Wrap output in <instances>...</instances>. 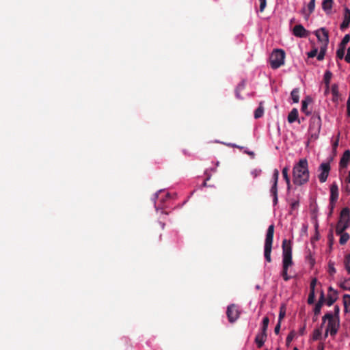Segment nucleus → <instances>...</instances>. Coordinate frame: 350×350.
<instances>
[{
    "label": "nucleus",
    "instance_id": "f257e3e1",
    "mask_svg": "<svg viewBox=\"0 0 350 350\" xmlns=\"http://www.w3.org/2000/svg\"><path fill=\"white\" fill-rule=\"evenodd\" d=\"M282 276L285 281H288L291 277L288 275V269L293 265L292 260V243L290 240L284 239L282 241Z\"/></svg>",
    "mask_w": 350,
    "mask_h": 350
},
{
    "label": "nucleus",
    "instance_id": "f03ea898",
    "mask_svg": "<svg viewBox=\"0 0 350 350\" xmlns=\"http://www.w3.org/2000/svg\"><path fill=\"white\" fill-rule=\"evenodd\" d=\"M293 182L295 185L301 186L306 183V158H303L293 169Z\"/></svg>",
    "mask_w": 350,
    "mask_h": 350
},
{
    "label": "nucleus",
    "instance_id": "7ed1b4c3",
    "mask_svg": "<svg viewBox=\"0 0 350 350\" xmlns=\"http://www.w3.org/2000/svg\"><path fill=\"white\" fill-rule=\"evenodd\" d=\"M350 227V210L345 207L342 209L340 219L336 226V234H339Z\"/></svg>",
    "mask_w": 350,
    "mask_h": 350
},
{
    "label": "nucleus",
    "instance_id": "20e7f679",
    "mask_svg": "<svg viewBox=\"0 0 350 350\" xmlns=\"http://www.w3.org/2000/svg\"><path fill=\"white\" fill-rule=\"evenodd\" d=\"M274 234V225L271 224L268 227L264 246V256L268 262H271V254Z\"/></svg>",
    "mask_w": 350,
    "mask_h": 350
},
{
    "label": "nucleus",
    "instance_id": "39448f33",
    "mask_svg": "<svg viewBox=\"0 0 350 350\" xmlns=\"http://www.w3.org/2000/svg\"><path fill=\"white\" fill-rule=\"evenodd\" d=\"M316 36L321 42L320 50L317 56V59L321 61L324 59L327 45L329 41L328 33L324 28L316 31Z\"/></svg>",
    "mask_w": 350,
    "mask_h": 350
},
{
    "label": "nucleus",
    "instance_id": "423d86ee",
    "mask_svg": "<svg viewBox=\"0 0 350 350\" xmlns=\"http://www.w3.org/2000/svg\"><path fill=\"white\" fill-rule=\"evenodd\" d=\"M326 321H327L326 332H329L332 336H334L339 327V318L334 317L332 312H329L323 317V323H325Z\"/></svg>",
    "mask_w": 350,
    "mask_h": 350
},
{
    "label": "nucleus",
    "instance_id": "0eeeda50",
    "mask_svg": "<svg viewBox=\"0 0 350 350\" xmlns=\"http://www.w3.org/2000/svg\"><path fill=\"white\" fill-rule=\"evenodd\" d=\"M285 53L282 49H275L271 54L269 60L273 69H277L284 64Z\"/></svg>",
    "mask_w": 350,
    "mask_h": 350
},
{
    "label": "nucleus",
    "instance_id": "6e6552de",
    "mask_svg": "<svg viewBox=\"0 0 350 350\" xmlns=\"http://www.w3.org/2000/svg\"><path fill=\"white\" fill-rule=\"evenodd\" d=\"M240 312L238 310V308L234 304H231L228 306L226 310V315L228 319V321L230 323L235 322L239 317Z\"/></svg>",
    "mask_w": 350,
    "mask_h": 350
},
{
    "label": "nucleus",
    "instance_id": "1a4fd4ad",
    "mask_svg": "<svg viewBox=\"0 0 350 350\" xmlns=\"http://www.w3.org/2000/svg\"><path fill=\"white\" fill-rule=\"evenodd\" d=\"M338 187L336 183H333L330 186V198H329V204L333 209L335 206L336 202L338 199Z\"/></svg>",
    "mask_w": 350,
    "mask_h": 350
},
{
    "label": "nucleus",
    "instance_id": "9d476101",
    "mask_svg": "<svg viewBox=\"0 0 350 350\" xmlns=\"http://www.w3.org/2000/svg\"><path fill=\"white\" fill-rule=\"evenodd\" d=\"M324 301H325V296H324L323 292L321 291L319 299L317 303L315 304L314 310H313V312H314L313 321H316L317 320L319 315L321 314V308H322Z\"/></svg>",
    "mask_w": 350,
    "mask_h": 350
},
{
    "label": "nucleus",
    "instance_id": "9b49d317",
    "mask_svg": "<svg viewBox=\"0 0 350 350\" xmlns=\"http://www.w3.org/2000/svg\"><path fill=\"white\" fill-rule=\"evenodd\" d=\"M338 299V293L332 287H329V292L326 299V304L331 306Z\"/></svg>",
    "mask_w": 350,
    "mask_h": 350
},
{
    "label": "nucleus",
    "instance_id": "f8f14e48",
    "mask_svg": "<svg viewBox=\"0 0 350 350\" xmlns=\"http://www.w3.org/2000/svg\"><path fill=\"white\" fill-rule=\"evenodd\" d=\"M293 34L296 36V37H299V38H302V37H304L306 34V29L304 27L303 25L299 24V25H296L293 28Z\"/></svg>",
    "mask_w": 350,
    "mask_h": 350
},
{
    "label": "nucleus",
    "instance_id": "ddd939ff",
    "mask_svg": "<svg viewBox=\"0 0 350 350\" xmlns=\"http://www.w3.org/2000/svg\"><path fill=\"white\" fill-rule=\"evenodd\" d=\"M350 162V151L349 150H345L340 159V167H347L349 163Z\"/></svg>",
    "mask_w": 350,
    "mask_h": 350
},
{
    "label": "nucleus",
    "instance_id": "4468645a",
    "mask_svg": "<svg viewBox=\"0 0 350 350\" xmlns=\"http://www.w3.org/2000/svg\"><path fill=\"white\" fill-rule=\"evenodd\" d=\"M310 122V129H314L319 132L320 131V128H321L320 118L317 117V116H312V117H311Z\"/></svg>",
    "mask_w": 350,
    "mask_h": 350
},
{
    "label": "nucleus",
    "instance_id": "2eb2a0df",
    "mask_svg": "<svg viewBox=\"0 0 350 350\" xmlns=\"http://www.w3.org/2000/svg\"><path fill=\"white\" fill-rule=\"evenodd\" d=\"M350 24V10L349 8H345V14H344V19L342 23L340 25V29H344L349 27Z\"/></svg>",
    "mask_w": 350,
    "mask_h": 350
},
{
    "label": "nucleus",
    "instance_id": "dca6fc26",
    "mask_svg": "<svg viewBox=\"0 0 350 350\" xmlns=\"http://www.w3.org/2000/svg\"><path fill=\"white\" fill-rule=\"evenodd\" d=\"M267 338V334H257L255 338V342L257 345L258 348H261L264 345V343L266 341Z\"/></svg>",
    "mask_w": 350,
    "mask_h": 350
},
{
    "label": "nucleus",
    "instance_id": "f3484780",
    "mask_svg": "<svg viewBox=\"0 0 350 350\" xmlns=\"http://www.w3.org/2000/svg\"><path fill=\"white\" fill-rule=\"evenodd\" d=\"M317 280L316 279H313L310 282V292L308 297V304H311L314 301V287L316 285Z\"/></svg>",
    "mask_w": 350,
    "mask_h": 350
},
{
    "label": "nucleus",
    "instance_id": "a211bd4d",
    "mask_svg": "<svg viewBox=\"0 0 350 350\" xmlns=\"http://www.w3.org/2000/svg\"><path fill=\"white\" fill-rule=\"evenodd\" d=\"M296 120L300 122V120L298 119V111L297 109L294 108L288 116V121L289 123H293Z\"/></svg>",
    "mask_w": 350,
    "mask_h": 350
},
{
    "label": "nucleus",
    "instance_id": "6ab92c4d",
    "mask_svg": "<svg viewBox=\"0 0 350 350\" xmlns=\"http://www.w3.org/2000/svg\"><path fill=\"white\" fill-rule=\"evenodd\" d=\"M332 73L330 70H327L325 72L324 76H323V81H324V83H325V85L327 90L329 89V83H330V80L332 79Z\"/></svg>",
    "mask_w": 350,
    "mask_h": 350
},
{
    "label": "nucleus",
    "instance_id": "aec40b11",
    "mask_svg": "<svg viewBox=\"0 0 350 350\" xmlns=\"http://www.w3.org/2000/svg\"><path fill=\"white\" fill-rule=\"evenodd\" d=\"M343 304L345 312H350V295H343Z\"/></svg>",
    "mask_w": 350,
    "mask_h": 350
},
{
    "label": "nucleus",
    "instance_id": "412c9836",
    "mask_svg": "<svg viewBox=\"0 0 350 350\" xmlns=\"http://www.w3.org/2000/svg\"><path fill=\"white\" fill-rule=\"evenodd\" d=\"M291 97L293 103H297L299 100V90L298 88H295L291 93Z\"/></svg>",
    "mask_w": 350,
    "mask_h": 350
},
{
    "label": "nucleus",
    "instance_id": "4be33fe9",
    "mask_svg": "<svg viewBox=\"0 0 350 350\" xmlns=\"http://www.w3.org/2000/svg\"><path fill=\"white\" fill-rule=\"evenodd\" d=\"M332 6V0H323L322 7L324 11L329 12Z\"/></svg>",
    "mask_w": 350,
    "mask_h": 350
},
{
    "label": "nucleus",
    "instance_id": "5701e85b",
    "mask_svg": "<svg viewBox=\"0 0 350 350\" xmlns=\"http://www.w3.org/2000/svg\"><path fill=\"white\" fill-rule=\"evenodd\" d=\"M338 235L340 236L339 243L340 245H345L350 238L349 234L345 232H342Z\"/></svg>",
    "mask_w": 350,
    "mask_h": 350
},
{
    "label": "nucleus",
    "instance_id": "b1692460",
    "mask_svg": "<svg viewBox=\"0 0 350 350\" xmlns=\"http://www.w3.org/2000/svg\"><path fill=\"white\" fill-rule=\"evenodd\" d=\"M264 113V108L262 107V103H260L258 107L254 111V118L256 119L260 118L263 116Z\"/></svg>",
    "mask_w": 350,
    "mask_h": 350
},
{
    "label": "nucleus",
    "instance_id": "393cba45",
    "mask_svg": "<svg viewBox=\"0 0 350 350\" xmlns=\"http://www.w3.org/2000/svg\"><path fill=\"white\" fill-rule=\"evenodd\" d=\"M288 167H284L282 171V176H283V178L285 180V181H286V184L288 185V188H289V187H290V178L288 176Z\"/></svg>",
    "mask_w": 350,
    "mask_h": 350
},
{
    "label": "nucleus",
    "instance_id": "a878e982",
    "mask_svg": "<svg viewBox=\"0 0 350 350\" xmlns=\"http://www.w3.org/2000/svg\"><path fill=\"white\" fill-rule=\"evenodd\" d=\"M286 305L285 304H282L280 308V313H279V317H278V321L281 322V321L284 319V317L286 315Z\"/></svg>",
    "mask_w": 350,
    "mask_h": 350
},
{
    "label": "nucleus",
    "instance_id": "bb28decb",
    "mask_svg": "<svg viewBox=\"0 0 350 350\" xmlns=\"http://www.w3.org/2000/svg\"><path fill=\"white\" fill-rule=\"evenodd\" d=\"M319 171L321 172H329L330 165L329 163H322L319 166Z\"/></svg>",
    "mask_w": 350,
    "mask_h": 350
},
{
    "label": "nucleus",
    "instance_id": "cd10ccee",
    "mask_svg": "<svg viewBox=\"0 0 350 350\" xmlns=\"http://www.w3.org/2000/svg\"><path fill=\"white\" fill-rule=\"evenodd\" d=\"M245 88V85L243 83H241L237 85L235 90V94L237 98H242L240 95V92L242 91Z\"/></svg>",
    "mask_w": 350,
    "mask_h": 350
},
{
    "label": "nucleus",
    "instance_id": "c85d7f7f",
    "mask_svg": "<svg viewBox=\"0 0 350 350\" xmlns=\"http://www.w3.org/2000/svg\"><path fill=\"white\" fill-rule=\"evenodd\" d=\"M296 334L294 331H291L288 335L286 337V346H289L292 340H293L294 337L295 336Z\"/></svg>",
    "mask_w": 350,
    "mask_h": 350
},
{
    "label": "nucleus",
    "instance_id": "c756f323",
    "mask_svg": "<svg viewBox=\"0 0 350 350\" xmlns=\"http://www.w3.org/2000/svg\"><path fill=\"white\" fill-rule=\"evenodd\" d=\"M345 48L339 46L336 51V56L338 58L342 59L345 55Z\"/></svg>",
    "mask_w": 350,
    "mask_h": 350
},
{
    "label": "nucleus",
    "instance_id": "7c9ffc66",
    "mask_svg": "<svg viewBox=\"0 0 350 350\" xmlns=\"http://www.w3.org/2000/svg\"><path fill=\"white\" fill-rule=\"evenodd\" d=\"M340 286L345 289L350 291V278L345 280L341 284Z\"/></svg>",
    "mask_w": 350,
    "mask_h": 350
},
{
    "label": "nucleus",
    "instance_id": "2f4dec72",
    "mask_svg": "<svg viewBox=\"0 0 350 350\" xmlns=\"http://www.w3.org/2000/svg\"><path fill=\"white\" fill-rule=\"evenodd\" d=\"M349 40H350V36H349V34H346V35L343 37V38H342V41H341V42H340V46H342V47H345H345H346V45H347V43L349 42Z\"/></svg>",
    "mask_w": 350,
    "mask_h": 350
},
{
    "label": "nucleus",
    "instance_id": "473e14b6",
    "mask_svg": "<svg viewBox=\"0 0 350 350\" xmlns=\"http://www.w3.org/2000/svg\"><path fill=\"white\" fill-rule=\"evenodd\" d=\"M329 172H320L319 179L321 183H325L328 177Z\"/></svg>",
    "mask_w": 350,
    "mask_h": 350
},
{
    "label": "nucleus",
    "instance_id": "72a5a7b5",
    "mask_svg": "<svg viewBox=\"0 0 350 350\" xmlns=\"http://www.w3.org/2000/svg\"><path fill=\"white\" fill-rule=\"evenodd\" d=\"M345 265L348 273L350 274V254L347 255L345 258Z\"/></svg>",
    "mask_w": 350,
    "mask_h": 350
},
{
    "label": "nucleus",
    "instance_id": "f704fd0d",
    "mask_svg": "<svg viewBox=\"0 0 350 350\" xmlns=\"http://www.w3.org/2000/svg\"><path fill=\"white\" fill-rule=\"evenodd\" d=\"M270 193L271 196L278 195V184H276V183H273V185L270 189Z\"/></svg>",
    "mask_w": 350,
    "mask_h": 350
},
{
    "label": "nucleus",
    "instance_id": "c9c22d12",
    "mask_svg": "<svg viewBox=\"0 0 350 350\" xmlns=\"http://www.w3.org/2000/svg\"><path fill=\"white\" fill-rule=\"evenodd\" d=\"M318 49L315 48L312 50H311L310 52H308V58L309 57H314L317 55L318 56Z\"/></svg>",
    "mask_w": 350,
    "mask_h": 350
},
{
    "label": "nucleus",
    "instance_id": "e433bc0d",
    "mask_svg": "<svg viewBox=\"0 0 350 350\" xmlns=\"http://www.w3.org/2000/svg\"><path fill=\"white\" fill-rule=\"evenodd\" d=\"M331 92L332 95L340 94L338 90V85L337 83H334L332 85Z\"/></svg>",
    "mask_w": 350,
    "mask_h": 350
},
{
    "label": "nucleus",
    "instance_id": "4c0bfd02",
    "mask_svg": "<svg viewBox=\"0 0 350 350\" xmlns=\"http://www.w3.org/2000/svg\"><path fill=\"white\" fill-rule=\"evenodd\" d=\"M278 178H279V171L277 169H275L273 171V183H276V184H278Z\"/></svg>",
    "mask_w": 350,
    "mask_h": 350
},
{
    "label": "nucleus",
    "instance_id": "58836bf2",
    "mask_svg": "<svg viewBox=\"0 0 350 350\" xmlns=\"http://www.w3.org/2000/svg\"><path fill=\"white\" fill-rule=\"evenodd\" d=\"M340 313V308L338 306L336 305L334 308V312H332L333 315L336 318H339Z\"/></svg>",
    "mask_w": 350,
    "mask_h": 350
},
{
    "label": "nucleus",
    "instance_id": "ea45409f",
    "mask_svg": "<svg viewBox=\"0 0 350 350\" xmlns=\"http://www.w3.org/2000/svg\"><path fill=\"white\" fill-rule=\"evenodd\" d=\"M260 1V8H259V10L260 12H263L265 7H266V5H267V2H266V0H258Z\"/></svg>",
    "mask_w": 350,
    "mask_h": 350
},
{
    "label": "nucleus",
    "instance_id": "a19ab883",
    "mask_svg": "<svg viewBox=\"0 0 350 350\" xmlns=\"http://www.w3.org/2000/svg\"><path fill=\"white\" fill-rule=\"evenodd\" d=\"M308 9L310 12L313 11V10L314 9V0H310L309 3H308Z\"/></svg>",
    "mask_w": 350,
    "mask_h": 350
},
{
    "label": "nucleus",
    "instance_id": "79ce46f5",
    "mask_svg": "<svg viewBox=\"0 0 350 350\" xmlns=\"http://www.w3.org/2000/svg\"><path fill=\"white\" fill-rule=\"evenodd\" d=\"M345 59L347 63H350V46L348 47L347 54L345 57Z\"/></svg>",
    "mask_w": 350,
    "mask_h": 350
},
{
    "label": "nucleus",
    "instance_id": "37998d69",
    "mask_svg": "<svg viewBox=\"0 0 350 350\" xmlns=\"http://www.w3.org/2000/svg\"><path fill=\"white\" fill-rule=\"evenodd\" d=\"M301 111L303 112L306 111V98H304L301 101Z\"/></svg>",
    "mask_w": 350,
    "mask_h": 350
},
{
    "label": "nucleus",
    "instance_id": "c03bdc74",
    "mask_svg": "<svg viewBox=\"0 0 350 350\" xmlns=\"http://www.w3.org/2000/svg\"><path fill=\"white\" fill-rule=\"evenodd\" d=\"M281 322L278 321L275 327L274 332L275 334H278L280 330Z\"/></svg>",
    "mask_w": 350,
    "mask_h": 350
},
{
    "label": "nucleus",
    "instance_id": "a18cd8bd",
    "mask_svg": "<svg viewBox=\"0 0 350 350\" xmlns=\"http://www.w3.org/2000/svg\"><path fill=\"white\" fill-rule=\"evenodd\" d=\"M336 269L334 268V267L333 265H331L330 264H329V273L331 274V275H333L336 273Z\"/></svg>",
    "mask_w": 350,
    "mask_h": 350
},
{
    "label": "nucleus",
    "instance_id": "49530a36",
    "mask_svg": "<svg viewBox=\"0 0 350 350\" xmlns=\"http://www.w3.org/2000/svg\"><path fill=\"white\" fill-rule=\"evenodd\" d=\"M340 97V94H333L332 95V101L334 103H338Z\"/></svg>",
    "mask_w": 350,
    "mask_h": 350
},
{
    "label": "nucleus",
    "instance_id": "de8ad7c7",
    "mask_svg": "<svg viewBox=\"0 0 350 350\" xmlns=\"http://www.w3.org/2000/svg\"><path fill=\"white\" fill-rule=\"evenodd\" d=\"M269 323V319L267 317H265L262 319V325L265 326H268Z\"/></svg>",
    "mask_w": 350,
    "mask_h": 350
},
{
    "label": "nucleus",
    "instance_id": "09e8293b",
    "mask_svg": "<svg viewBox=\"0 0 350 350\" xmlns=\"http://www.w3.org/2000/svg\"><path fill=\"white\" fill-rule=\"evenodd\" d=\"M268 326H265L264 325H262L260 332L261 334H267Z\"/></svg>",
    "mask_w": 350,
    "mask_h": 350
},
{
    "label": "nucleus",
    "instance_id": "8fccbe9b",
    "mask_svg": "<svg viewBox=\"0 0 350 350\" xmlns=\"http://www.w3.org/2000/svg\"><path fill=\"white\" fill-rule=\"evenodd\" d=\"M273 204H276L278 202V195L273 196Z\"/></svg>",
    "mask_w": 350,
    "mask_h": 350
},
{
    "label": "nucleus",
    "instance_id": "3c124183",
    "mask_svg": "<svg viewBox=\"0 0 350 350\" xmlns=\"http://www.w3.org/2000/svg\"><path fill=\"white\" fill-rule=\"evenodd\" d=\"M347 116L350 117V107H347Z\"/></svg>",
    "mask_w": 350,
    "mask_h": 350
},
{
    "label": "nucleus",
    "instance_id": "603ef678",
    "mask_svg": "<svg viewBox=\"0 0 350 350\" xmlns=\"http://www.w3.org/2000/svg\"><path fill=\"white\" fill-rule=\"evenodd\" d=\"M347 107H350V96H349L347 99Z\"/></svg>",
    "mask_w": 350,
    "mask_h": 350
},
{
    "label": "nucleus",
    "instance_id": "864d4df0",
    "mask_svg": "<svg viewBox=\"0 0 350 350\" xmlns=\"http://www.w3.org/2000/svg\"><path fill=\"white\" fill-rule=\"evenodd\" d=\"M159 224L161 226V229H164L165 224L162 222H159Z\"/></svg>",
    "mask_w": 350,
    "mask_h": 350
},
{
    "label": "nucleus",
    "instance_id": "5fc2aeb1",
    "mask_svg": "<svg viewBox=\"0 0 350 350\" xmlns=\"http://www.w3.org/2000/svg\"><path fill=\"white\" fill-rule=\"evenodd\" d=\"M347 182L349 183H350V170H349V174H348V177H347Z\"/></svg>",
    "mask_w": 350,
    "mask_h": 350
},
{
    "label": "nucleus",
    "instance_id": "6e6d98bb",
    "mask_svg": "<svg viewBox=\"0 0 350 350\" xmlns=\"http://www.w3.org/2000/svg\"><path fill=\"white\" fill-rule=\"evenodd\" d=\"M304 329H305V325H304L303 328H302V329H301V330H300V332H301V334H304Z\"/></svg>",
    "mask_w": 350,
    "mask_h": 350
},
{
    "label": "nucleus",
    "instance_id": "4d7b16f0",
    "mask_svg": "<svg viewBox=\"0 0 350 350\" xmlns=\"http://www.w3.org/2000/svg\"><path fill=\"white\" fill-rule=\"evenodd\" d=\"M307 100H308V104L311 101V98L308 96Z\"/></svg>",
    "mask_w": 350,
    "mask_h": 350
},
{
    "label": "nucleus",
    "instance_id": "13d9d810",
    "mask_svg": "<svg viewBox=\"0 0 350 350\" xmlns=\"http://www.w3.org/2000/svg\"><path fill=\"white\" fill-rule=\"evenodd\" d=\"M206 180H205V181L204 182V183H203V185H204V186H206Z\"/></svg>",
    "mask_w": 350,
    "mask_h": 350
},
{
    "label": "nucleus",
    "instance_id": "bf43d9fd",
    "mask_svg": "<svg viewBox=\"0 0 350 350\" xmlns=\"http://www.w3.org/2000/svg\"><path fill=\"white\" fill-rule=\"evenodd\" d=\"M258 176V174L256 172L254 173V176Z\"/></svg>",
    "mask_w": 350,
    "mask_h": 350
},
{
    "label": "nucleus",
    "instance_id": "052dcab7",
    "mask_svg": "<svg viewBox=\"0 0 350 350\" xmlns=\"http://www.w3.org/2000/svg\"><path fill=\"white\" fill-rule=\"evenodd\" d=\"M294 350H299V349H297V347H295Z\"/></svg>",
    "mask_w": 350,
    "mask_h": 350
}]
</instances>
